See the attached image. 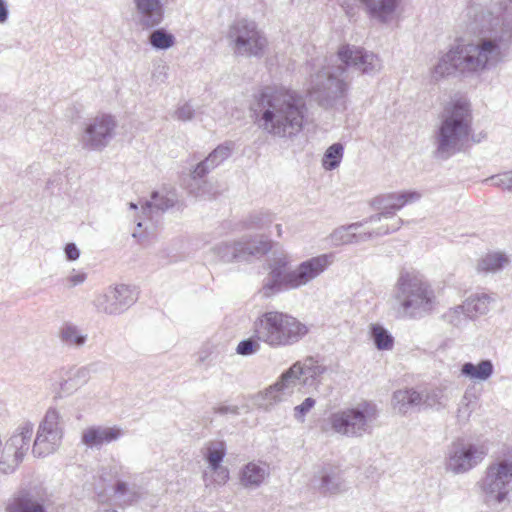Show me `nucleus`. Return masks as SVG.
I'll return each instance as SVG.
<instances>
[{
	"mask_svg": "<svg viewBox=\"0 0 512 512\" xmlns=\"http://www.w3.org/2000/svg\"><path fill=\"white\" fill-rule=\"evenodd\" d=\"M336 61L340 64H327L312 76L310 94L324 108L334 107L346 97L354 72L373 75L381 69L377 55L348 44L338 49Z\"/></svg>",
	"mask_w": 512,
	"mask_h": 512,
	"instance_id": "obj_1",
	"label": "nucleus"
},
{
	"mask_svg": "<svg viewBox=\"0 0 512 512\" xmlns=\"http://www.w3.org/2000/svg\"><path fill=\"white\" fill-rule=\"evenodd\" d=\"M306 110V102L298 92L266 86L257 96L255 124L269 136L291 140L303 130Z\"/></svg>",
	"mask_w": 512,
	"mask_h": 512,
	"instance_id": "obj_2",
	"label": "nucleus"
},
{
	"mask_svg": "<svg viewBox=\"0 0 512 512\" xmlns=\"http://www.w3.org/2000/svg\"><path fill=\"white\" fill-rule=\"evenodd\" d=\"M511 34L491 33L474 41L462 42L442 56L433 69L435 79L450 75L455 71L462 74H479L495 67L503 60V47Z\"/></svg>",
	"mask_w": 512,
	"mask_h": 512,
	"instance_id": "obj_3",
	"label": "nucleus"
},
{
	"mask_svg": "<svg viewBox=\"0 0 512 512\" xmlns=\"http://www.w3.org/2000/svg\"><path fill=\"white\" fill-rule=\"evenodd\" d=\"M436 306L437 297L430 283L420 273L402 269L391 298L394 317L420 320L431 315Z\"/></svg>",
	"mask_w": 512,
	"mask_h": 512,
	"instance_id": "obj_4",
	"label": "nucleus"
},
{
	"mask_svg": "<svg viewBox=\"0 0 512 512\" xmlns=\"http://www.w3.org/2000/svg\"><path fill=\"white\" fill-rule=\"evenodd\" d=\"M472 114L467 101L459 99L448 104L434 133V156L447 160L470 147Z\"/></svg>",
	"mask_w": 512,
	"mask_h": 512,
	"instance_id": "obj_5",
	"label": "nucleus"
},
{
	"mask_svg": "<svg viewBox=\"0 0 512 512\" xmlns=\"http://www.w3.org/2000/svg\"><path fill=\"white\" fill-rule=\"evenodd\" d=\"M286 256L275 257L269 262V273L263 281L261 293L271 297L283 290L302 287L321 275L332 263V256L322 254L301 262L296 269H289Z\"/></svg>",
	"mask_w": 512,
	"mask_h": 512,
	"instance_id": "obj_6",
	"label": "nucleus"
},
{
	"mask_svg": "<svg viewBox=\"0 0 512 512\" xmlns=\"http://www.w3.org/2000/svg\"><path fill=\"white\" fill-rule=\"evenodd\" d=\"M309 327L296 317L280 312L268 311L254 322L255 337L272 349L293 346L308 333Z\"/></svg>",
	"mask_w": 512,
	"mask_h": 512,
	"instance_id": "obj_7",
	"label": "nucleus"
},
{
	"mask_svg": "<svg viewBox=\"0 0 512 512\" xmlns=\"http://www.w3.org/2000/svg\"><path fill=\"white\" fill-rule=\"evenodd\" d=\"M326 372V367L319 364L313 357L303 362L294 363L285 371L280 379L256 397L260 408L268 410L273 404L281 401L284 396L293 393L296 386H313L319 382V377Z\"/></svg>",
	"mask_w": 512,
	"mask_h": 512,
	"instance_id": "obj_8",
	"label": "nucleus"
},
{
	"mask_svg": "<svg viewBox=\"0 0 512 512\" xmlns=\"http://www.w3.org/2000/svg\"><path fill=\"white\" fill-rule=\"evenodd\" d=\"M378 418V409L374 403L362 402L356 407L331 414L329 422L334 432L352 438L371 434Z\"/></svg>",
	"mask_w": 512,
	"mask_h": 512,
	"instance_id": "obj_9",
	"label": "nucleus"
},
{
	"mask_svg": "<svg viewBox=\"0 0 512 512\" xmlns=\"http://www.w3.org/2000/svg\"><path fill=\"white\" fill-rule=\"evenodd\" d=\"M227 39L236 55L260 58L264 55L268 41L254 21L239 19L228 29Z\"/></svg>",
	"mask_w": 512,
	"mask_h": 512,
	"instance_id": "obj_10",
	"label": "nucleus"
},
{
	"mask_svg": "<svg viewBox=\"0 0 512 512\" xmlns=\"http://www.w3.org/2000/svg\"><path fill=\"white\" fill-rule=\"evenodd\" d=\"M271 241L263 237H243L238 241L221 242L211 248V252L225 263L251 261L260 258L271 250Z\"/></svg>",
	"mask_w": 512,
	"mask_h": 512,
	"instance_id": "obj_11",
	"label": "nucleus"
},
{
	"mask_svg": "<svg viewBox=\"0 0 512 512\" xmlns=\"http://www.w3.org/2000/svg\"><path fill=\"white\" fill-rule=\"evenodd\" d=\"M485 502L502 503L512 491V460L503 459L490 464L480 482Z\"/></svg>",
	"mask_w": 512,
	"mask_h": 512,
	"instance_id": "obj_12",
	"label": "nucleus"
},
{
	"mask_svg": "<svg viewBox=\"0 0 512 512\" xmlns=\"http://www.w3.org/2000/svg\"><path fill=\"white\" fill-rule=\"evenodd\" d=\"M34 433V425L30 421L22 422L6 440L2 456L0 458V471L3 474H12L30 448V442Z\"/></svg>",
	"mask_w": 512,
	"mask_h": 512,
	"instance_id": "obj_13",
	"label": "nucleus"
},
{
	"mask_svg": "<svg viewBox=\"0 0 512 512\" xmlns=\"http://www.w3.org/2000/svg\"><path fill=\"white\" fill-rule=\"evenodd\" d=\"M59 420L60 415L56 409L50 408L47 410L38 426L32 446V453L35 457H46L59 448L63 437Z\"/></svg>",
	"mask_w": 512,
	"mask_h": 512,
	"instance_id": "obj_14",
	"label": "nucleus"
},
{
	"mask_svg": "<svg viewBox=\"0 0 512 512\" xmlns=\"http://www.w3.org/2000/svg\"><path fill=\"white\" fill-rule=\"evenodd\" d=\"M116 120L109 114H102L86 123L80 137L83 149L102 151L108 146L115 135Z\"/></svg>",
	"mask_w": 512,
	"mask_h": 512,
	"instance_id": "obj_15",
	"label": "nucleus"
},
{
	"mask_svg": "<svg viewBox=\"0 0 512 512\" xmlns=\"http://www.w3.org/2000/svg\"><path fill=\"white\" fill-rule=\"evenodd\" d=\"M365 219L360 222L351 223L348 225L336 228L330 234V241L334 246H341L347 244H358L366 242L375 237H381L400 229L403 224L402 219H395L394 223L390 226L381 225L371 231L357 233V230L365 225Z\"/></svg>",
	"mask_w": 512,
	"mask_h": 512,
	"instance_id": "obj_16",
	"label": "nucleus"
},
{
	"mask_svg": "<svg viewBox=\"0 0 512 512\" xmlns=\"http://www.w3.org/2000/svg\"><path fill=\"white\" fill-rule=\"evenodd\" d=\"M137 300L134 288L120 284L109 287L104 293L95 297L93 304L97 311L108 315H119Z\"/></svg>",
	"mask_w": 512,
	"mask_h": 512,
	"instance_id": "obj_17",
	"label": "nucleus"
},
{
	"mask_svg": "<svg viewBox=\"0 0 512 512\" xmlns=\"http://www.w3.org/2000/svg\"><path fill=\"white\" fill-rule=\"evenodd\" d=\"M420 197V193L416 191H403L377 196L373 199L372 205L380 210V212L366 218L365 223H377L381 222L382 219H391V223L387 224L390 226L394 223L396 219L394 216L398 210L407 203L418 200Z\"/></svg>",
	"mask_w": 512,
	"mask_h": 512,
	"instance_id": "obj_18",
	"label": "nucleus"
},
{
	"mask_svg": "<svg viewBox=\"0 0 512 512\" xmlns=\"http://www.w3.org/2000/svg\"><path fill=\"white\" fill-rule=\"evenodd\" d=\"M485 455L486 451L481 446L463 441L453 442L448 451L447 469L456 474L467 472L480 463Z\"/></svg>",
	"mask_w": 512,
	"mask_h": 512,
	"instance_id": "obj_19",
	"label": "nucleus"
},
{
	"mask_svg": "<svg viewBox=\"0 0 512 512\" xmlns=\"http://www.w3.org/2000/svg\"><path fill=\"white\" fill-rule=\"evenodd\" d=\"M5 512H47L45 496L37 488H22L7 500Z\"/></svg>",
	"mask_w": 512,
	"mask_h": 512,
	"instance_id": "obj_20",
	"label": "nucleus"
},
{
	"mask_svg": "<svg viewBox=\"0 0 512 512\" xmlns=\"http://www.w3.org/2000/svg\"><path fill=\"white\" fill-rule=\"evenodd\" d=\"M315 488L323 496H334L348 491L344 471L336 466L324 467L314 479Z\"/></svg>",
	"mask_w": 512,
	"mask_h": 512,
	"instance_id": "obj_21",
	"label": "nucleus"
},
{
	"mask_svg": "<svg viewBox=\"0 0 512 512\" xmlns=\"http://www.w3.org/2000/svg\"><path fill=\"white\" fill-rule=\"evenodd\" d=\"M123 435L119 427L90 426L83 430L81 442L89 448H98L118 440Z\"/></svg>",
	"mask_w": 512,
	"mask_h": 512,
	"instance_id": "obj_22",
	"label": "nucleus"
},
{
	"mask_svg": "<svg viewBox=\"0 0 512 512\" xmlns=\"http://www.w3.org/2000/svg\"><path fill=\"white\" fill-rule=\"evenodd\" d=\"M423 402V394L413 388L400 389L393 393L392 404L401 415H406L413 408L419 407Z\"/></svg>",
	"mask_w": 512,
	"mask_h": 512,
	"instance_id": "obj_23",
	"label": "nucleus"
},
{
	"mask_svg": "<svg viewBox=\"0 0 512 512\" xmlns=\"http://www.w3.org/2000/svg\"><path fill=\"white\" fill-rule=\"evenodd\" d=\"M400 0H360L371 18L386 23L395 12Z\"/></svg>",
	"mask_w": 512,
	"mask_h": 512,
	"instance_id": "obj_24",
	"label": "nucleus"
},
{
	"mask_svg": "<svg viewBox=\"0 0 512 512\" xmlns=\"http://www.w3.org/2000/svg\"><path fill=\"white\" fill-rule=\"evenodd\" d=\"M268 476L265 465L250 462L246 464L240 471V484L247 489H255L259 487Z\"/></svg>",
	"mask_w": 512,
	"mask_h": 512,
	"instance_id": "obj_25",
	"label": "nucleus"
},
{
	"mask_svg": "<svg viewBox=\"0 0 512 512\" xmlns=\"http://www.w3.org/2000/svg\"><path fill=\"white\" fill-rule=\"evenodd\" d=\"M115 497L121 506H130L142 498L141 486L117 479L113 485Z\"/></svg>",
	"mask_w": 512,
	"mask_h": 512,
	"instance_id": "obj_26",
	"label": "nucleus"
},
{
	"mask_svg": "<svg viewBox=\"0 0 512 512\" xmlns=\"http://www.w3.org/2000/svg\"><path fill=\"white\" fill-rule=\"evenodd\" d=\"M494 372V366L491 360H481L478 364L466 362L461 367V374L471 380L485 381L489 379Z\"/></svg>",
	"mask_w": 512,
	"mask_h": 512,
	"instance_id": "obj_27",
	"label": "nucleus"
},
{
	"mask_svg": "<svg viewBox=\"0 0 512 512\" xmlns=\"http://www.w3.org/2000/svg\"><path fill=\"white\" fill-rule=\"evenodd\" d=\"M508 263V256L502 252L487 253L478 260L476 270L479 273H496Z\"/></svg>",
	"mask_w": 512,
	"mask_h": 512,
	"instance_id": "obj_28",
	"label": "nucleus"
},
{
	"mask_svg": "<svg viewBox=\"0 0 512 512\" xmlns=\"http://www.w3.org/2000/svg\"><path fill=\"white\" fill-rule=\"evenodd\" d=\"M494 301L491 295L486 293H476L471 295L463 303L470 319L479 315H484L489 311L490 304Z\"/></svg>",
	"mask_w": 512,
	"mask_h": 512,
	"instance_id": "obj_29",
	"label": "nucleus"
},
{
	"mask_svg": "<svg viewBox=\"0 0 512 512\" xmlns=\"http://www.w3.org/2000/svg\"><path fill=\"white\" fill-rule=\"evenodd\" d=\"M87 337V334L72 323L63 324L59 330V339L69 347H83L87 341Z\"/></svg>",
	"mask_w": 512,
	"mask_h": 512,
	"instance_id": "obj_30",
	"label": "nucleus"
},
{
	"mask_svg": "<svg viewBox=\"0 0 512 512\" xmlns=\"http://www.w3.org/2000/svg\"><path fill=\"white\" fill-rule=\"evenodd\" d=\"M226 454V445L223 441H212L207 446L205 460L213 471L220 469Z\"/></svg>",
	"mask_w": 512,
	"mask_h": 512,
	"instance_id": "obj_31",
	"label": "nucleus"
},
{
	"mask_svg": "<svg viewBox=\"0 0 512 512\" xmlns=\"http://www.w3.org/2000/svg\"><path fill=\"white\" fill-rule=\"evenodd\" d=\"M371 338L378 350H390L394 345V338L391 333L379 324H372L370 327Z\"/></svg>",
	"mask_w": 512,
	"mask_h": 512,
	"instance_id": "obj_32",
	"label": "nucleus"
},
{
	"mask_svg": "<svg viewBox=\"0 0 512 512\" xmlns=\"http://www.w3.org/2000/svg\"><path fill=\"white\" fill-rule=\"evenodd\" d=\"M148 41L156 50H167L175 44V37L166 29L158 28L150 33Z\"/></svg>",
	"mask_w": 512,
	"mask_h": 512,
	"instance_id": "obj_33",
	"label": "nucleus"
},
{
	"mask_svg": "<svg viewBox=\"0 0 512 512\" xmlns=\"http://www.w3.org/2000/svg\"><path fill=\"white\" fill-rule=\"evenodd\" d=\"M174 206V201L166 196L160 195L158 192L154 191L151 194V200L146 201L144 205H142L143 214L150 215L153 210L157 212H164L167 209Z\"/></svg>",
	"mask_w": 512,
	"mask_h": 512,
	"instance_id": "obj_34",
	"label": "nucleus"
},
{
	"mask_svg": "<svg viewBox=\"0 0 512 512\" xmlns=\"http://www.w3.org/2000/svg\"><path fill=\"white\" fill-rule=\"evenodd\" d=\"M274 221V216L268 211H259L251 213L243 221V227L246 229L261 230L268 227Z\"/></svg>",
	"mask_w": 512,
	"mask_h": 512,
	"instance_id": "obj_35",
	"label": "nucleus"
},
{
	"mask_svg": "<svg viewBox=\"0 0 512 512\" xmlns=\"http://www.w3.org/2000/svg\"><path fill=\"white\" fill-rule=\"evenodd\" d=\"M343 145L341 143H334L325 151L322 165L326 170L336 169L343 158Z\"/></svg>",
	"mask_w": 512,
	"mask_h": 512,
	"instance_id": "obj_36",
	"label": "nucleus"
},
{
	"mask_svg": "<svg viewBox=\"0 0 512 512\" xmlns=\"http://www.w3.org/2000/svg\"><path fill=\"white\" fill-rule=\"evenodd\" d=\"M443 319L454 327L463 326L470 317L467 314L464 304L450 308L443 314Z\"/></svg>",
	"mask_w": 512,
	"mask_h": 512,
	"instance_id": "obj_37",
	"label": "nucleus"
},
{
	"mask_svg": "<svg viewBox=\"0 0 512 512\" xmlns=\"http://www.w3.org/2000/svg\"><path fill=\"white\" fill-rule=\"evenodd\" d=\"M234 143L231 141L218 145L210 154L209 161L214 165H220L232 153Z\"/></svg>",
	"mask_w": 512,
	"mask_h": 512,
	"instance_id": "obj_38",
	"label": "nucleus"
},
{
	"mask_svg": "<svg viewBox=\"0 0 512 512\" xmlns=\"http://www.w3.org/2000/svg\"><path fill=\"white\" fill-rule=\"evenodd\" d=\"M260 342L255 335L239 342L236 352L242 356L252 355L260 350Z\"/></svg>",
	"mask_w": 512,
	"mask_h": 512,
	"instance_id": "obj_39",
	"label": "nucleus"
},
{
	"mask_svg": "<svg viewBox=\"0 0 512 512\" xmlns=\"http://www.w3.org/2000/svg\"><path fill=\"white\" fill-rule=\"evenodd\" d=\"M484 182H490L491 185L502 190L512 191V170L488 177Z\"/></svg>",
	"mask_w": 512,
	"mask_h": 512,
	"instance_id": "obj_40",
	"label": "nucleus"
},
{
	"mask_svg": "<svg viewBox=\"0 0 512 512\" xmlns=\"http://www.w3.org/2000/svg\"><path fill=\"white\" fill-rule=\"evenodd\" d=\"M422 405L429 408H440L445 406V397L441 390H431L423 395Z\"/></svg>",
	"mask_w": 512,
	"mask_h": 512,
	"instance_id": "obj_41",
	"label": "nucleus"
},
{
	"mask_svg": "<svg viewBox=\"0 0 512 512\" xmlns=\"http://www.w3.org/2000/svg\"><path fill=\"white\" fill-rule=\"evenodd\" d=\"M315 403V399L307 397L300 405L294 408V418L298 422L303 423L306 414L314 407Z\"/></svg>",
	"mask_w": 512,
	"mask_h": 512,
	"instance_id": "obj_42",
	"label": "nucleus"
},
{
	"mask_svg": "<svg viewBox=\"0 0 512 512\" xmlns=\"http://www.w3.org/2000/svg\"><path fill=\"white\" fill-rule=\"evenodd\" d=\"M195 110L189 103H185L178 107L174 113L176 119L180 121H190L193 119Z\"/></svg>",
	"mask_w": 512,
	"mask_h": 512,
	"instance_id": "obj_43",
	"label": "nucleus"
},
{
	"mask_svg": "<svg viewBox=\"0 0 512 512\" xmlns=\"http://www.w3.org/2000/svg\"><path fill=\"white\" fill-rule=\"evenodd\" d=\"M87 278V274L84 273V272H76V273H72L71 275H69L65 281H66V285L68 288H73L75 286H78L82 283H84V281L86 280Z\"/></svg>",
	"mask_w": 512,
	"mask_h": 512,
	"instance_id": "obj_44",
	"label": "nucleus"
},
{
	"mask_svg": "<svg viewBox=\"0 0 512 512\" xmlns=\"http://www.w3.org/2000/svg\"><path fill=\"white\" fill-rule=\"evenodd\" d=\"M210 171V168L206 166L203 161H201L192 171L191 177L194 181H197L205 177Z\"/></svg>",
	"mask_w": 512,
	"mask_h": 512,
	"instance_id": "obj_45",
	"label": "nucleus"
},
{
	"mask_svg": "<svg viewBox=\"0 0 512 512\" xmlns=\"http://www.w3.org/2000/svg\"><path fill=\"white\" fill-rule=\"evenodd\" d=\"M64 251H65L66 259L69 261H75L80 256V250L74 243L66 244Z\"/></svg>",
	"mask_w": 512,
	"mask_h": 512,
	"instance_id": "obj_46",
	"label": "nucleus"
},
{
	"mask_svg": "<svg viewBox=\"0 0 512 512\" xmlns=\"http://www.w3.org/2000/svg\"><path fill=\"white\" fill-rule=\"evenodd\" d=\"M92 368L91 366H85L81 367L76 370L73 377L77 380H79L80 383H86L88 379L90 378Z\"/></svg>",
	"mask_w": 512,
	"mask_h": 512,
	"instance_id": "obj_47",
	"label": "nucleus"
},
{
	"mask_svg": "<svg viewBox=\"0 0 512 512\" xmlns=\"http://www.w3.org/2000/svg\"><path fill=\"white\" fill-rule=\"evenodd\" d=\"M237 406H227L221 405L214 408V412L220 415L233 414L237 415L239 413Z\"/></svg>",
	"mask_w": 512,
	"mask_h": 512,
	"instance_id": "obj_48",
	"label": "nucleus"
},
{
	"mask_svg": "<svg viewBox=\"0 0 512 512\" xmlns=\"http://www.w3.org/2000/svg\"><path fill=\"white\" fill-rule=\"evenodd\" d=\"M9 10L5 0H0V24L5 23L8 20Z\"/></svg>",
	"mask_w": 512,
	"mask_h": 512,
	"instance_id": "obj_49",
	"label": "nucleus"
},
{
	"mask_svg": "<svg viewBox=\"0 0 512 512\" xmlns=\"http://www.w3.org/2000/svg\"><path fill=\"white\" fill-rule=\"evenodd\" d=\"M204 164L210 168V170H213L217 167V165H214L209 161V155L203 160Z\"/></svg>",
	"mask_w": 512,
	"mask_h": 512,
	"instance_id": "obj_50",
	"label": "nucleus"
},
{
	"mask_svg": "<svg viewBox=\"0 0 512 512\" xmlns=\"http://www.w3.org/2000/svg\"><path fill=\"white\" fill-rule=\"evenodd\" d=\"M220 475H222V479L225 481L228 478V471L227 470H221Z\"/></svg>",
	"mask_w": 512,
	"mask_h": 512,
	"instance_id": "obj_51",
	"label": "nucleus"
},
{
	"mask_svg": "<svg viewBox=\"0 0 512 512\" xmlns=\"http://www.w3.org/2000/svg\"><path fill=\"white\" fill-rule=\"evenodd\" d=\"M275 228H276V230H277V235H278V236H281V234H282V228H281V225H280V224H277V225H275Z\"/></svg>",
	"mask_w": 512,
	"mask_h": 512,
	"instance_id": "obj_52",
	"label": "nucleus"
},
{
	"mask_svg": "<svg viewBox=\"0 0 512 512\" xmlns=\"http://www.w3.org/2000/svg\"><path fill=\"white\" fill-rule=\"evenodd\" d=\"M98 512H118V511L115 509H103V510H99Z\"/></svg>",
	"mask_w": 512,
	"mask_h": 512,
	"instance_id": "obj_53",
	"label": "nucleus"
},
{
	"mask_svg": "<svg viewBox=\"0 0 512 512\" xmlns=\"http://www.w3.org/2000/svg\"><path fill=\"white\" fill-rule=\"evenodd\" d=\"M129 205L131 209H137V205L135 203L131 202Z\"/></svg>",
	"mask_w": 512,
	"mask_h": 512,
	"instance_id": "obj_54",
	"label": "nucleus"
},
{
	"mask_svg": "<svg viewBox=\"0 0 512 512\" xmlns=\"http://www.w3.org/2000/svg\"><path fill=\"white\" fill-rule=\"evenodd\" d=\"M132 236H133L134 238H137V237H139V236H140V234H139L137 231H134V232H133V234H132Z\"/></svg>",
	"mask_w": 512,
	"mask_h": 512,
	"instance_id": "obj_55",
	"label": "nucleus"
},
{
	"mask_svg": "<svg viewBox=\"0 0 512 512\" xmlns=\"http://www.w3.org/2000/svg\"><path fill=\"white\" fill-rule=\"evenodd\" d=\"M137 227H138V228H141V227H142V222H138V223H137Z\"/></svg>",
	"mask_w": 512,
	"mask_h": 512,
	"instance_id": "obj_56",
	"label": "nucleus"
}]
</instances>
